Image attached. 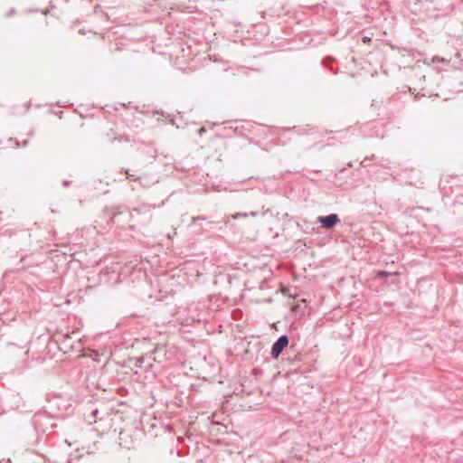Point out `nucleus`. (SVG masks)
<instances>
[{
    "label": "nucleus",
    "mask_w": 463,
    "mask_h": 463,
    "mask_svg": "<svg viewBox=\"0 0 463 463\" xmlns=\"http://www.w3.org/2000/svg\"><path fill=\"white\" fill-rule=\"evenodd\" d=\"M289 344L287 335H280L272 345L270 356L272 359H278Z\"/></svg>",
    "instance_id": "f257e3e1"
},
{
    "label": "nucleus",
    "mask_w": 463,
    "mask_h": 463,
    "mask_svg": "<svg viewBox=\"0 0 463 463\" xmlns=\"http://www.w3.org/2000/svg\"><path fill=\"white\" fill-rule=\"evenodd\" d=\"M341 220L336 213H330L324 216H318L317 222L320 224V226L326 230H331L335 227L338 223H340Z\"/></svg>",
    "instance_id": "f03ea898"
},
{
    "label": "nucleus",
    "mask_w": 463,
    "mask_h": 463,
    "mask_svg": "<svg viewBox=\"0 0 463 463\" xmlns=\"http://www.w3.org/2000/svg\"><path fill=\"white\" fill-rule=\"evenodd\" d=\"M285 130L288 131H294L298 135H305L307 134L310 130V128L308 125L302 127V126H294L292 128H286Z\"/></svg>",
    "instance_id": "7ed1b4c3"
},
{
    "label": "nucleus",
    "mask_w": 463,
    "mask_h": 463,
    "mask_svg": "<svg viewBox=\"0 0 463 463\" xmlns=\"http://www.w3.org/2000/svg\"><path fill=\"white\" fill-rule=\"evenodd\" d=\"M258 215H259V212L251 211L250 213H236L235 214H231L229 216V218L231 217V218L236 220V219H239V218H241V217L246 218L248 216L257 217Z\"/></svg>",
    "instance_id": "20e7f679"
},
{
    "label": "nucleus",
    "mask_w": 463,
    "mask_h": 463,
    "mask_svg": "<svg viewBox=\"0 0 463 463\" xmlns=\"http://www.w3.org/2000/svg\"><path fill=\"white\" fill-rule=\"evenodd\" d=\"M334 59L331 57H326L323 59L322 63L325 67H326L329 71H331L334 74L337 73V71L333 67Z\"/></svg>",
    "instance_id": "39448f33"
},
{
    "label": "nucleus",
    "mask_w": 463,
    "mask_h": 463,
    "mask_svg": "<svg viewBox=\"0 0 463 463\" xmlns=\"http://www.w3.org/2000/svg\"><path fill=\"white\" fill-rule=\"evenodd\" d=\"M334 59L331 57H326L323 59L322 63L325 67H326L329 71H331L334 74L337 73V71L333 67Z\"/></svg>",
    "instance_id": "423d86ee"
},
{
    "label": "nucleus",
    "mask_w": 463,
    "mask_h": 463,
    "mask_svg": "<svg viewBox=\"0 0 463 463\" xmlns=\"http://www.w3.org/2000/svg\"><path fill=\"white\" fill-rule=\"evenodd\" d=\"M160 351H165V348L162 346V347H156L155 348L151 353H149L148 354H146V356L150 359H153L154 361H157V357L156 356L157 353H159Z\"/></svg>",
    "instance_id": "0eeeda50"
},
{
    "label": "nucleus",
    "mask_w": 463,
    "mask_h": 463,
    "mask_svg": "<svg viewBox=\"0 0 463 463\" xmlns=\"http://www.w3.org/2000/svg\"><path fill=\"white\" fill-rule=\"evenodd\" d=\"M392 274L388 271H385V270H380L378 272V277L379 278H388L389 276H391Z\"/></svg>",
    "instance_id": "6e6552de"
},
{
    "label": "nucleus",
    "mask_w": 463,
    "mask_h": 463,
    "mask_svg": "<svg viewBox=\"0 0 463 463\" xmlns=\"http://www.w3.org/2000/svg\"><path fill=\"white\" fill-rule=\"evenodd\" d=\"M206 220V217L205 216H197V217H193L192 218V223L193 224H195L197 221H205Z\"/></svg>",
    "instance_id": "1a4fd4ad"
},
{
    "label": "nucleus",
    "mask_w": 463,
    "mask_h": 463,
    "mask_svg": "<svg viewBox=\"0 0 463 463\" xmlns=\"http://www.w3.org/2000/svg\"><path fill=\"white\" fill-rule=\"evenodd\" d=\"M121 214V212L120 211H117V212H113L111 213V217H110V222H115V219L118 217V215Z\"/></svg>",
    "instance_id": "9d476101"
},
{
    "label": "nucleus",
    "mask_w": 463,
    "mask_h": 463,
    "mask_svg": "<svg viewBox=\"0 0 463 463\" xmlns=\"http://www.w3.org/2000/svg\"><path fill=\"white\" fill-rule=\"evenodd\" d=\"M360 165L362 167H367L369 166V156H366L361 163Z\"/></svg>",
    "instance_id": "9b49d317"
},
{
    "label": "nucleus",
    "mask_w": 463,
    "mask_h": 463,
    "mask_svg": "<svg viewBox=\"0 0 463 463\" xmlns=\"http://www.w3.org/2000/svg\"><path fill=\"white\" fill-rule=\"evenodd\" d=\"M145 359H146V358H145L144 356H142V357L138 358V359L137 360V364H136V365H137V367H142V364H143V363L145 362Z\"/></svg>",
    "instance_id": "f8f14e48"
},
{
    "label": "nucleus",
    "mask_w": 463,
    "mask_h": 463,
    "mask_svg": "<svg viewBox=\"0 0 463 463\" xmlns=\"http://www.w3.org/2000/svg\"><path fill=\"white\" fill-rule=\"evenodd\" d=\"M8 142L12 145V144H15L16 146H20V143L17 139L15 138H13V137H10L8 139Z\"/></svg>",
    "instance_id": "ddd939ff"
},
{
    "label": "nucleus",
    "mask_w": 463,
    "mask_h": 463,
    "mask_svg": "<svg viewBox=\"0 0 463 463\" xmlns=\"http://www.w3.org/2000/svg\"><path fill=\"white\" fill-rule=\"evenodd\" d=\"M127 175H128V179L137 180V177L134 175H129L128 171H127Z\"/></svg>",
    "instance_id": "4468645a"
},
{
    "label": "nucleus",
    "mask_w": 463,
    "mask_h": 463,
    "mask_svg": "<svg viewBox=\"0 0 463 463\" xmlns=\"http://www.w3.org/2000/svg\"><path fill=\"white\" fill-rule=\"evenodd\" d=\"M91 414H92V416H93L94 418H96V417L98 416V414H99V410H98V409L93 410V411H92V412H91Z\"/></svg>",
    "instance_id": "2eb2a0df"
},
{
    "label": "nucleus",
    "mask_w": 463,
    "mask_h": 463,
    "mask_svg": "<svg viewBox=\"0 0 463 463\" xmlns=\"http://www.w3.org/2000/svg\"><path fill=\"white\" fill-rule=\"evenodd\" d=\"M205 131H206V129H205L204 128H199V129H198V134H199L200 136H202V135H203V133H204Z\"/></svg>",
    "instance_id": "dca6fc26"
},
{
    "label": "nucleus",
    "mask_w": 463,
    "mask_h": 463,
    "mask_svg": "<svg viewBox=\"0 0 463 463\" xmlns=\"http://www.w3.org/2000/svg\"><path fill=\"white\" fill-rule=\"evenodd\" d=\"M376 156L375 155H372L371 156H369V161H374L376 160Z\"/></svg>",
    "instance_id": "f3484780"
},
{
    "label": "nucleus",
    "mask_w": 463,
    "mask_h": 463,
    "mask_svg": "<svg viewBox=\"0 0 463 463\" xmlns=\"http://www.w3.org/2000/svg\"><path fill=\"white\" fill-rule=\"evenodd\" d=\"M62 184H63L64 186H69L71 182L68 181V180H64Z\"/></svg>",
    "instance_id": "a211bd4d"
},
{
    "label": "nucleus",
    "mask_w": 463,
    "mask_h": 463,
    "mask_svg": "<svg viewBox=\"0 0 463 463\" xmlns=\"http://www.w3.org/2000/svg\"><path fill=\"white\" fill-rule=\"evenodd\" d=\"M28 144H29V140H28V139H25V140L23 142L22 146H28Z\"/></svg>",
    "instance_id": "6ab92c4d"
},
{
    "label": "nucleus",
    "mask_w": 463,
    "mask_h": 463,
    "mask_svg": "<svg viewBox=\"0 0 463 463\" xmlns=\"http://www.w3.org/2000/svg\"><path fill=\"white\" fill-rule=\"evenodd\" d=\"M73 460H74V458H71V457H70V458H68V463H73V462H72Z\"/></svg>",
    "instance_id": "aec40b11"
},
{
    "label": "nucleus",
    "mask_w": 463,
    "mask_h": 463,
    "mask_svg": "<svg viewBox=\"0 0 463 463\" xmlns=\"http://www.w3.org/2000/svg\"><path fill=\"white\" fill-rule=\"evenodd\" d=\"M14 9H12V10L10 11V13L8 14V15H10V14H14Z\"/></svg>",
    "instance_id": "412c9836"
}]
</instances>
